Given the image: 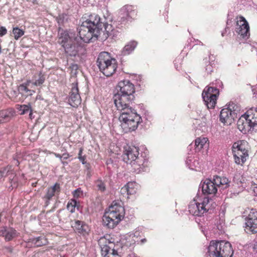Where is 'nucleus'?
Returning a JSON list of instances; mask_svg holds the SVG:
<instances>
[{"label": "nucleus", "instance_id": "f257e3e1", "mask_svg": "<svg viewBox=\"0 0 257 257\" xmlns=\"http://www.w3.org/2000/svg\"><path fill=\"white\" fill-rule=\"evenodd\" d=\"M79 35L76 36L84 43H89L97 40L102 32V23L100 17L93 14L83 22L78 28Z\"/></svg>", "mask_w": 257, "mask_h": 257}, {"label": "nucleus", "instance_id": "f03ea898", "mask_svg": "<svg viewBox=\"0 0 257 257\" xmlns=\"http://www.w3.org/2000/svg\"><path fill=\"white\" fill-rule=\"evenodd\" d=\"M117 110L120 111L119 120L121 126L125 133L135 131L142 119L136 110L133 109L130 104L121 105V107L115 106Z\"/></svg>", "mask_w": 257, "mask_h": 257}, {"label": "nucleus", "instance_id": "7ed1b4c3", "mask_svg": "<svg viewBox=\"0 0 257 257\" xmlns=\"http://www.w3.org/2000/svg\"><path fill=\"white\" fill-rule=\"evenodd\" d=\"M139 148L134 146H127L124 147L122 155V160L130 164L132 170L137 173L146 172L148 170V161L142 156H139Z\"/></svg>", "mask_w": 257, "mask_h": 257}, {"label": "nucleus", "instance_id": "20e7f679", "mask_svg": "<svg viewBox=\"0 0 257 257\" xmlns=\"http://www.w3.org/2000/svg\"><path fill=\"white\" fill-rule=\"evenodd\" d=\"M117 93L113 96L115 106L121 107V105L131 104L135 99V92L134 85L129 80L119 82L116 86Z\"/></svg>", "mask_w": 257, "mask_h": 257}, {"label": "nucleus", "instance_id": "39448f33", "mask_svg": "<svg viewBox=\"0 0 257 257\" xmlns=\"http://www.w3.org/2000/svg\"><path fill=\"white\" fill-rule=\"evenodd\" d=\"M125 210L123 207L113 201L109 209V212L105 213L102 217L104 226L108 228H113L123 219Z\"/></svg>", "mask_w": 257, "mask_h": 257}, {"label": "nucleus", "instance_id": "423d86ee", "mask_svg": "<svg viewBox=\"0 0 257 257\" xmlns=\"http://www.w3.org/2000/svg\"><path fill=\"white\" fill-rule=\"evenodd\" d=\"M237 127L243 134L257 131V107H252L237 120Z\"/></svg>", "mask_w": 257, "mask_h": 257}, {"label": "nucleus", "instance_id": "0eeeda50", "mask_svg": "<svg viewBox=\"0 0 257 257\" xmlns=\"http://www.w3.org/2000/svg\"><path fill=\"white\" fill-rule=\"evenodd\" d=\"M233 250L231 244L224 240L210 241L206 257H232Z\"/></svg>", "mask_w": 257, "mask_h": 257}, {"label": "nucleus", "instance_id": "6e6552de", "mask_svg": "<svg viewBox=\"0 0 257 257\" xmlns=\"http://www.w3.org/2000/svg\"><path fill=\"white\" fill-rule=\"evenodd\" d=\"M230 181L226 177L214 176L212 179H207L201 181L200 187L204 194L214 195L217 193V188L226 189L230 186Z\"/></svg>", "mask_w": 257, "mask_h": 257}, {"label": "nucleus", "instance_id": "1a4fd4ad", "mask_svg": "<svg viewBox=\"0 0 257 257\" xmlns=\"http://www.w3.org/2000/svg\"><path fill=\"white\" fill-rule=\"evenodd\" d=\"M96 63L100 71L107 77L113 75L117 67L116 60L112 58L110 53L107 52L100 53Z\"/></svg>", "mask_w": 257, "mask_h": 257}, {"label": "nucleus", "instance_id": "9d476101", "mask_svg": "<svg viewBox=\"0 0 257 257\" xmlns=\"http://www.w3.org/2000/svg\"><path fill=\"white\" fill-rule=\"evenodd\" d=\"M211 199L208 197H204L200 202L194 200L188 206L189 211L194 216H201L211 210Z\"/></svg>", "mask_w": 257, "mask_h": 257}, {"label": "nucleus", "instance_id": "9b49d317", "mask_svg": "<svg viewBox=\"0 0 257 257\" xmlns=\"http://www.w3.org/2000/svg\"><path fill=\"white\" fill-rule=\"evenodd\" d=\"M98 242L103 257H121L118 250L114 248L115 245L113 242L105 237H101Z\"/></svg>", "mask_w": 257, "mask_h": 257}, {"label": "nucleus", "instance_id": "f8f14e48", "mask_svg": "<svg viewBox=\"0 0 257 257\" xmlns=\"http://www.w3.org/2000/svg\"><path fill=\"white\" fill-rule=\"evenodd\" d=\"M219 93L218 89L215 87L210 86L204 89L202 94V98L208 108L215 107Z\"/></svg>", "mask_w": 257, "mask_h": 257}, {"label": "nucleus", "instance_id": "ddd939ff", "mask_svg": "<svg viewBox=\"0 0 257 257\" xmlns=\"http://www.w3.org/2000/svg\"><path fill=\"white\" fill-rule=\"evenodd\" d=\"M244 230L247 233L257 232V211L252 209L245 218Z\"/></svg>", "mask_w": 257, "mask_h": 257}, {"label": "nucleus", "instance_id": "4468645a", "mask_svg": "<svg viewBox=\"0 0 257 257\" xmlns=\"http://www.w3.org/2000/svg\"><path fill=\"white\" fill-rule=\"evenodd\" d=\"M235 32L239 36V38L245 40L249 37V27L247 22L242 16L239 17V19L236 21Z\"/></svg>", "mask_w": 257, "mask_h": 257}, {"label": "nucleus", "instance_id": "2eb2a0df", "mask_svg": "<svg viewBox=\"0 0 257 257\" xmlns=\"http://www.w3.org/2000/svg\"><path fill=\"white\" fill-rule=\"evenodd\" d=\"M81 102V99L79 93L77 82H74L72 84L71 91L68 98L69 104L72 107H77Z\"/></svg>", "mask_w": 257, "mask_h": 257}, {"label": "nucleus", "instance_id": "dca6fc26", "mask_svg": "<svg viewBox=\"0 0 257 257\" xmlns=\"http://www.w3.org/2000/svg\"><path fill=\"white\" fill-rule=\"evenodd\" d=\"M135 13L131 6H125L120 10L117 21L120 24H125L128 21H131Z\"/></svg>", "mask_w": 257, "mask_h": 257}, {"label": "nucleus", "instance_id": "f3484780", "mask_svg": "<svg viewBox=\"0 0 257 257\" xmlns=\"http://www.w3.org/2000/svg\"><path fill=\"white\" fill-rule=\"evenodd\" d=\"M235 111H236L235 110L234 111H231L230 109L227 108H223L219 115L220 121L224 124H231L234 119L237 118Z\"/></svg>", "mask_w": 257, "mask_h": 257}, {"label": "nucleus", "instance_id": "a211bd4d", "mask_svg": "<svg viewBox=\"0 0 257 257\" xmlns=\"http://www.w3.org/2000/svg\"><path fill=\"white\" fill-rule=\"evenodd\" d=\"M75 37V34L70 33L67 30L60 28H59L58 33V42L63 47L65 46L66 44L73 41L74 38Z\"/></svg>", "mask_w": 257, "mask_h": 257}, {"label": "nucleus", "instance_id": "6ab92c4d", "mask_svg": "<svg viewBox=\"0 0 257 257\" xmlns=\"http://www.w3.org/2000/svg\"><path fill=\"white\" fill-rule=\"evenodd\" d=\"M65 51L70 56H75L81 48V44L79 43L78 38H74V41L68 43L63 47Z\"/></svg>", "mask_w": 257, "mask_h": 257}, {"label": "nucleus", "instance_id": "aec40b11", "mask_svg": "<svg viewBox=\"0 0 257 257\" xmlns=\"http://www.w3.org/2000/svg\"><path fill=\"white\" fill-rule=\"evenodd\" d=\"M19 235V233L13 227L3 226L0 228V235L4 237L7 241L13 240Z\"/></svg>", "mask_w": 257, "mask_h": 257}, {"label": "nucleus", "instance_id": "412c9836", "mask_svg": "<svg viewBox=\"0 0 257 257\" xmlns=\"http://www.w3.org/2000/svg\"><path fill=\"white\" fill-rule=\"evenodd\" d=\"M74 230L82 235L87 234L89 231L88 226L84 222L80 220H76L71 224Z\"/></svg>", "mask_w": 257, "mask_h": 257}, {"label": "nucleus", "instance_id": "4be33fe9", "mask_svg": "<svg viewBox=\"0 0 257 257\" xmlns=\"http://www.w3.org/2000/svg\"><path fill=\"white\" fill-rule=\"evenodd\" d=\"M60 185L59 183H56L53 186L47 189V191L44 198L47 199L46 204L47 205L49 201L55 194L59 193L60 192Z\"/></svg>", "mask_w": 257, "mask_h": 257}, {"label": "nucleus", "instance_id": "5701e85b", "mask_svg": "<svg viewBox=\"0 0 257 257\" xmlns=\"http://www.w3.org/2000/svg\"><path fill=\"white\" fill-rule=\"evenodd\" d=\"M207 141L206 138H198L195 140L194 145L191 144L189 146L188 149H191L193 146L195 151L199 152L206 145Z\"/></svg>", "mask_w": 257, "mask_h": 257}, {"label": "nucleus", "instance_id": "b1692460", "mask_svg": "<svg viewBox=\"0 0 257 257\" xmlns=\"http://www.w3.org/2000/svg\"><path fill=\"white\" fill-rule=\"evenodd\" d=\"M138 45V42L135 41H132L126 44L121 51V55H127L131 53Z\"/></svg>", "mask_w": 257, "mask_h": 257}, {"label": "nucleus", "instance_id": "393cba45", "mask_svg": "<svg viewBox=\"0 0 257 257\" xmlns=\"http://www.w3.org/2000/svg\"><path fill=\"white\" fill-rule=\"evenodd\" d=\"M30 242L37 247L46 245L48 243L47 239L44 236H39L37 237H32L30 239Z\"/></svg>", "mask_w": 257, "mask_h": 257}, {"label": "nucleus", "instance_id": "a878e982", "mask_svg": "<svg viewBox=\"0 0 257 257\" xmlns=\"http://www.w3.org/2000/svg\"><path fill=\"white\" fill-rule=\"evenodd\" d=\"M68 18L69 17L66 14L61 13L59 14V15L56 17V20L59 26H61L67 22Z\"/></svg>", "mask_w": 257, "mask_h": 257}, {"label": "nucleus", "instance_id": "bb28decb", "mask_svg": "<svg viewBox=\"0 0 257 257\" xmlns=\"http://www.w3.org/2000/svg\"><path fill=\"white\" fill-rule=\"evenodd\" d=\"M77 207L78 208L77 205V202L75 199H72L70 201L68 202L67 205V209L71 212L73 213L75 212V209Z\"/></svg>", "mask_w": 257, "mask_h": 257}, {"label": "nucleus", "instance_id": "cd10ccee", "mask_svg": "<svg viewBox=\"0 0 257 257\" xmlns=\"http://www.w3.org/2000/svg\"><path fill=\"white\" fill-rule=\"evenodd\" d=\"M101 22L102 23V29L104 28V31L107 34L106 38H107L109 35H111L114 34L113 33L114 30L112 28V27L111 25L103 23L101 21Z\"/></svg>", "mask_w": 257, "mask_h": 257}, {"label": "nucleus", "instance_id": "c85d7f7f", "mask_svg": "<svg viewBox=\"0 0 257 257\" xmlns=\"http://www.w3.org/2000/svg\"><path fill=\"white\" fill-rule=\"evenodd\" d=\"M11 113L10 111L7 110H3L0 111V120H2V122L5 120H8L11 117Z\"/></svg>", "mask_w": 257, "mask_h": 257}, {"label": "nucleus", "instance_id": "c756f323", "mask_svg": "<svg viewBox=\"0 0 257 257\" xmlns=\"http://www.w3.org/2000/svg\"><path fill=\"white\" fill-rule=\"evenodd\" d=\"M38 77L37 79H36L34 81L32 82V84L35 86H40L45 82V76L42 74L41 72L39 73Z\"/></svg>", "mask_w": 257, "mask_h": 257}, {"label": "nucleus", "instance_id": "7c9ffc66", "mask_svg": "<svg viewBox=\"0 0 257 257\" xmlns=\"http://www.w3.org/2000/svg\"><path fill=\"white\" fill-rule=\"evenodd\" d=\"M233 181L238 185L242 184L245 182V179L243 177L242 175L237 173L235 174L233 178Z\"/></svg>", "mask_w": 257, "mask_h": 257}, {"label": "nucleus", "instance_id": "2f4dec72", "mask_svg": "<svg viewBox=\"0 0 257 257\" xmlns=\"http://www.w3.org/2000/svg\"><path fill=\"white\" fill-rule=\"evenodd\" d=\"M13 33L15 39L18 40L24 34V32L19 28L16 27L13 28Z\"/></svg>", "mask_w": 257, "mask_h": 257}, {"label": "nucleus", "instance_id": "473e14b6", "mask_svg": "<svg viewBox=\"0 0 257 257\" xmlns=\"http://www.w3.org/2000/svg\"><path fill=\"white\" fill-rule=\"evenodd\" d=\"M31 108L30 105H21L19 107V111L21 114H24L28 113L31 110Z\"/></svg>", "mask_w": 257, "mask_h": 257}, {"label": "nucleus", "instance_id": "72a5a7b5", "mask_svg": "<svg viewBox=\"0 0 257 257\" xmlns=\"http://www.w3.org/2000/svg\"><path fill=\"white\" fill-rule=\"evenodd\" d=\"M133 185V182H128L125 185H124L123 187H122L120 189V192L121 194L123 195L124 196H126L127 198H128L127 194V189L129 188V185Z\"/></svg>", "mask_w": 257, "mask_h": 257}, {"label": "nucleus", "instance_id": "f704fd0d", "mask_svg": "<svg viewBox=\"0 0 257 257\" xmlns=\"http://www.w3.org/2000/svg\"><path fill=\"white\" fill-rule=\"evenodd\" d=\"M96 185L98 190L101 192H104L105 190V184L102 181L100 180H97Z\"/></svg>", "mask_w": 257, "mask_h": 257}, {"label": "nucleus", "instance_id": "c9c22d12", "mask_svg": "<svg viewBox=\"0 0 257 257\" xmlns=\"http://www.w3.org/2000/svg\"><path fill=\"white\" fill-rule=\"evenodd\" d=\"M228 109H230L231 111H234V110H236V116H237V113L239 112L240 109L239 107L235 103L232 102L231 103H229L228 106L227 107Z\"/></svg>", "mask_w": 257, "mask_h": 257}, {"label": "nucleus", "instance_id": "e433bc0d", "mask_svg": "<svg viewBox=\"0 0 257 257\" xmlns=\"http://www.w3.org/2000/svg\"><path fill=\"white\" fill-rule=\"evenodd\" d=\"M73 195L75 198H80L83 196V191L80 188H77L73 192Z\"/></svg>", "mask_w": 257, "mask_h": 257}, {"label": "nucleus", "instance_id": "4c0bfd02", "mask_svg": "<svg viewBox=\"0 0 257 257\" xmlns=\"http://www.w3.org/2000/svg\"><path fill=\"white\" fill-rule=\"evenodd\" d=\"M11 169V166H7L6 168H3V169L0 170V172L2 173V175H3V177H5L9 175V172Z\"/></svg>", "mask_w": 257, "mask_h": 257}, {"label": "nucleus", "instance_id": "58836bf2", "mask_svg": "<svg viewBox=\"0 0 257 257\" xmlns=\"http://www.w3.org/2000/svg\"><path fill=\"white\" fill-rule=\"evenodd\" d=\"M233 150H236V151H244L245 149H242V146L241 145H239L238 144L236 143H234L233 145Z\"/></svg>", "mask_w": 257, "mask_h": 257}, {"label": "nucleus", "instance_id": "ea45409f", "mask_svg": "<svg viewBox=\"0 0 257 257\" xmlns=\"http://www.w3.org/2000/svg\"><path fill=\"white\" fill-rule=\"evenodd\" d=\"M212 64L209 62L208 64L206 65L205 67V71L208 74H210L213 71Z\"/></svg>", "mask_w": 257, "mask_h": 257}, {"label": "nucleus", "instance_id": "a19ab883", "mask_svg": "<svg viewBox=\"0 0 257 257\" xmlns=\"http://www.w3.org/2000/svg\"><path fill=\"white\" fill-rule=\"evenodd\" d=\"M134 184L133 185H129V188L127 189V194L128 196L130 195H132L135 193L136 190L134 188Z\"/></svg>", "mask_w": 257, "mask_h": 257}, {"label": "nucleus", "instance_id": "79ce46f5", "mask_svg": "<svg viewBox=\"0 0 257 257\" xmlns=\"http://www.w3.org/2000/svg\"><path fill=\"white\" fill-rule=\"evenodd\" d=\"M19 89L22 92H25L27 93L31 92L32 91L34 92V91L29 89L24 84L21 85Z\"/></svg>", "mask_w": 257, "mask_h": 257}, {"label": "nucleus", "instance_id": "37998d69", "mask_svg": "<svg viewBox=\"0 0 257 257\" xmlns=\"http://www.w3.org/2000/svg\"><path fill=\"white\" fill-rule=\"evenodd\" d=\"M233 152L234 153L233 157H241L243 155H245V153L243 152V151H236V150H233Z\"/></svg>", "mask_w": 257, "mask_h": 257}, {"label": "nucleus", "instance_id": "c03bdc74", "mask_svg": "<svg viewBox=\"0 0 257 257\" xmlns=\"http://www.w3.org/2000/svg\"><path fill=\"white\" fill-rule=\"evenodd\" d=\"M7 33V30L4 27H0V36H3Z\"/></svg>", "mask_w": 257, "mask_h": 257}, {"label": "nucleus", "instance_id": "a18cd8bd", "mask_svg": "<svg viewBox=\"0 0 257 257\" xmlns=\"http://www.w3.org/2000/svg\"><path fill=\"white\" fill-rule=\"evenodd\" d=\"M84 165V167H85V169L87 171V174L90 173L91 166H90V164L86 163V164H85Z\"/></svg>", "mask_w": 257, "mask_h": 257}, {"label": "nucleus", "instance_id": "49530a36", "mask_svg": "<svg viewBox=\"0 0 257 257\" xmlns=\"http://www.w3.org/2000/svg\"><path fill=\"white\" fill-rule=\"evenodd\" d=\"M69 158V155L67 154H63L62 156H60V159L61 160L64 161L65 160H67Z\"/></svg>", "mask_w": 257, "mask_h": 257}, {"label": "nucleus", "instance_id": "de8ad7c7", "mask_svg": "<svg viewBox=\"0 0 257 257\" xmlns=\"http://www.w3.org/2000/svg\"><path fill=\"white\" fill-rule=\"evenodd\" d=\"M78 159L82 163V164H85L87 162L85 161V157L84 156H78Z\"/></svg>", "mask_w": 257, "mask_h": 257}, {"label": "nucleus", "instance_id": "09e8293b", "mask_svg": "<svg viewBox=\"0 0 257 257\" xmlns=\"http://www.w3.org/2000/svg\"><path fill=\"white\" fill-rule=\"evenodd\" d=\"M234 161H235V163H236L237 164H240V157H234Z\"/></svg>", "mask_w": 257, "mask_h": 257}, {"label": "nucleus", "instance_id": "8fccbe9b", "mask_svg": "<svg viewBox=\"0 0 257 257\" xmlns=\"http://www.w3.org/2000/svg\"><path fill=\"white\" fill-rule=\"evenodd\" d=\"M252 248L253 251L257 252V241L254 242Z\"/></svg>", "mask_w": 257, "mask_h": 257}, {"label": "nucleus", "instance_id": "3c124183", "mask_svg": "<svg viewBox=\"0 0 257 257\" xmlns=\"http://www.w3.org/2000/svg\"><path fill=\"white\" fill-rule=\"evenodd\" d=\"M240 164L242 165L246 161V156H245V155H243L240 157Z\"/></svg>", "mask_w": 257, "mask_h": 257}, {"label": "nucleus", "instance_id": "603ef678", "mask_svg": "<svg viewBox=\"0 0 257 257\" xmlns=\"http://www.w3.org/2000/svg\"><path fill=\"white\" fill-rule=\"evenodd\" d=\"M253 191L254 195H257V186L253 187Z\"/></svg>", "mask_w": 257, "mask_h": 257}, {"label": "nucleus", "instance_id": "864d4df0", "mask_svg": "<svg viewBox=\"0 0 257 257\" xmlns=\"http://www.w3.org/2000/svg\"><path fill=\"white\" fill-rule=\"evenodd\" d=\"M29 112V117L31 119H32L34 117L33 116V113H32V110L31 109Z\"/></svg>", "mask_w": 257, "mask_h": 257}, {"label": "nucleus", "instance_id": "5fc2aeb1", "mask_svg": "<svg viewBox=\"0 0 257 257\" xmlns=\"http://www.w3.org/2000/svg\"><path fill=\"white\" fill-rule=\"evenodd\" d=\"M15 180L12 179V180H11V183L12 184L13 182H14V183L15 184ZM16 186H17V185H15V186H13V184H12L11 186V187H12L11 189H14V188Z\"/></svg>", "mask_w": 257, "mask_h": 257}, {"label": "nucleus", "instance_id": "6e6d98bb", "mask_svg": "<svg viewBox=\"0 0 257 257\" xmlns=\"http://www.w3.org/2000/svg\"><path fill=\"white\" fill-rule=\"evenodd\" d=\"M61 163H62L63 164V165H64V166L67 165L68 164V163L67 162H66V161H63V160H61Z\"/></svg>", "mask_w": 257, "mask_h": 257}, {"label": "nucleus", "instance_id": "4d7b16f0", "mask_svg": "<svg viewBox=\"0 0 257 257\" xmlns=\"http://www.w3.org/2000/svg\"><path fill=\"white\" fill-rule=\"evenodd\" d=\"M82 149H80V150H79V153H78V156H82Z\"/></svg>", "mask_w": 257, "mask_h": 257}, {"label": "nucleus", "instance_id": "13d9d810", "mask_svg": "<svg viewBox=\"0 0 257 257\" xmlns=\"http://www.w3.org/2000/svg\"><path fill=\"white\" fill-rule=\"evenodd\" d=\"M7 249H8V250L9 252H12V250H13V249H12V247H7Z\"/></svg>", "mask_w": 257, "mask_h": 257}, {"label": "nucleus", "instance_id": "bf43d9fd", "mask_svg": "<svg viewBox=\"0 0 257 257\" xmlns=\"http://www.w3.org/2000/svg\"><path fill=\"white\" fill-rule=\"evenodd\" d=\"M147 241L146 239L144 238L141 240V241L144 243Z\"/></svg>", "mask_w": 257, "mask_h": 257}, {"label": "nucleus", "instance_id": "052dcab7", "mask_svg": "<svg viewBox=\"0 0 257 257\" xmlns=\"http://www.w3.org/2000/svg\"><path fill=\"white\" fill-rule=\"evenodd\" d=\"M3 178V175H2V173L0 172V181L1 179Z\"/></svg>", "mask_w": 257, "mask_h": 257}, {"label": "nucleus", "instance_id": "680f3d73", "mask_svg": "<svg viewBox=\"0 0 257 257\" xmlns=\"http://www.w3.org/2000/svg\"><path fill=\"white\" fill-rule=\"evenodd\" d=\"M189 161H191V160L190 159H187V163H189Z\"/></svg>", "mask_w": 257, "mask_h": 257}, {"label": "nucleus", "instance_id": "e2e57ef3", "mask_svg": "<svg viewBox=\"0 0 257 257\" xmlns=\"http://www.w3.org/2000/svg\"><path fill=\"white\" fill-rule=\"evenodd\" d=\"M74 67L77 68V65H73V67Z\"/></svg>", "mask_w": 257, "mask_h": 257}, {"label": "nucleus", "instance_id": "0e129e2a", "mask_svg": "<svg viewBox=\"0 0 257 257\" xmlns=\"http://www.w3.org/2000/svg\"><path fill=\"white\" fill-rule=\"evenodd\" d=\"M60 156H61V155H57L56 156H57V157L60 158Z\"/></svg>", "mask_w": 257, "mask_h": 257}, {"label": "nucleus", "instance_id": "69168bd1", "mask_svg": "<svg viewBox=\"0 0 257 257\" xmlns=\"http://www.w3.org/2000/svg\"><path fill=\"white\" fill-rule=\"evenodd\" d=\"M28 95H32V93H28Z\"/></svg>", "mask_w": 257, "mask_h": 257}, {"label": "nucleus", "instance_id": "338daca9", "mask_svg": "<svg viewBox=\"0 0 257 257\" xmlns=\"http://www.w3.org/2000/svg\"><path fill=\"white\" fill-rule=\"evenodd\" d=\"M205 62L207 63L208 62H207V59L205 60Z\"/></svg>", "mask_w": 257, "mask_h": 257}]
</instances>
